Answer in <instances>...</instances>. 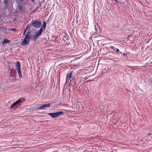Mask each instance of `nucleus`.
<instances>
[{
	"label": "nucleus",
	"mask_w": 152,
	"mask_h": 152,
	"mask_svg": "<svg viewBox=\"0 0 152 152\" xmlns=\"http://www.w3.org/2000/svg\"><path fill=\"white\" fill-rule=\"evenodd\" d=\"M21 101V98L19 99L18 100H17V101L14 102L13 104H12L11 106V107H12L14 106H15L16 105V104H18Z\"/></svg>",
	"instance_id": "nucleus-8"
},
{
	"label": "nucleus",
	"mask_w": 152,
	"mask_h": 152,
	"mask_svg": "<svg viewBox=\"0 0 152 152\" xmlns=\"http://www.w3.org/2000/svg\"><path fill=\"white\" fill-rule=\"evenodd\" d=\"M10 31H16V30L15 28H12L10 29Z\"/></svg>",
	"instance_id": "nucleus-15"
},
{
	"label": "nucleus",
	"mask_w": 152,
	"mask_h": 152,
	"mask_svg": "<svg viewBox=\"0 0 152 152\" xmlns=\"http://www.w3.org/2000/svg\"><path fill=\"white\" fill-rule=\"evenodd\" d=\"M115 1V4H118L119 2L117 0H114Z\"/></svg>",
	"instance_id": "nucleus-16"
},
{
	"label": "nucleus",
	"mask_w": 152,
	"mask_h": 152,
	"mask_svg": "<svg viewBox=\"0 0 152 152\" xmlns=\"http://www.w3.org/2000/svg\"><path fill=\"white\" fill-rule=\"evenodd\" d=\"M107 70L108 69L106 70V69H103L102 71V73H105L107 72Z\"/></svg>",
	"instance_id": "nucleus-14"
},
{
	"label": "nucleus",
	"mask_w": 152,
	"mask_h": 152,
	"mask_svg": "<svg viewBox=\"0 0 152 152\" xmlns=\"http://www.w3.org/2000/svg\"><path fill=\"white\" fill-rule=\"evenodd\" d=\"M16 66L17 69L18 75L20 76H21V73L20 71V64L18 61H17L16 64Z\"/></svg>",
	"instance_id": "nucleus-4"
},
{
	"label": "nucleus",
	"mask_w": 152,
	"mask_h": 152,
	"mask_svg": "<svg viewBox=\"0 0 152 152\" xmlns=\"http://www.w3.org/2000/svg\"><path fill=\"white\" fill-rule=\"evenodd\" d=\"M46 23L45 21H44L43 22L42 25L41 26V28L39 30V36H40L43 30H45L46 26Z\"/></svg>",
	"instance_id": "nucleus-3"
},
{
	"label": "nucleus",
	"mask_w": 152,
	"mask_h": 152,
	"mask_svg": "<svg viewBox=\"0 0 152 152\" xmlns=\"http://www.w3.org/2000/svg\"><path fill=\"white\" fill-rule=\"evenodd\" d=\"M38 38V31H37L34 35V39L35 40Z\"/></svg>",
	"instance_id": "nucleus-10"
},
{
	"label": "nucleus",
	"mask_w": 152,
	"mask_h": 152,
	"mask_svg": "<svg viewBox=\"0 0 152 152\" xmlns=\"http://www.w3.org/2000/svg\"><path fill=\"white\" fill-rule=\"evenodd\" d=\"M42 23L40 21H39V27L40 26Z\"/></svg>",
	"instance_id": "nucleus-17"
},
{
	"label": "nucleus",
	"mask_w": 152,
	"mask_h": 152,
	"mask_svg": "<svg viewBox=\"0 0 152 152\" xmlns=\"http://www.w3.org/2000/svg\"><path fill=\"white\" fill-rule=\"evenodd\" d=\"M28 26H27L26 29L25 30V32L27 30V29H28Z\"/></svg>",
	"instance_id": "nucleus-18"
},
{
	"label": "nucleus",
	"mask_w": 152,
	"mask_h": 152,
	"mask_svg": "<svg viewBox=\"0 0 152 152\" xmlns=\"http://www.w3.org/2000/svg\"><path fill=\"white\" fill-rule=\"evenodd\" d=\"M82 80V79H80L79 80V83H80L81 82Z\"/></svg>",
	"instance_id": "nucleus-19"
},
{
	"label": "nucleus",
	"mask_w": 152,
	"mask_h": 152,
	"mask_svg": "<svg viewBox=\"0 0 152 152\" xmlns=\"http://www.w3.org/2000/svg\"><path fill=\"white\" fill-rule=\"evenodd\" d=\"M34 0H32V1H33Z\"/></svg>",
	"instance_id": "nucleus-23"
},
{
	"label": "nucleus",
	"mask_w": 152,
	"mask_h": 152,
	"mask_svg": "<svg viewBox=\"0 0 152 152\" xmlns=\"http://www.w3.org/2000/svg\"><path fill=\"white\" fill-rule=\"evenodd\" d=\"M64 112L62 111H59L58 112L53 113H48V114L50 115L52 118H55L58 116L60 115L63 114Z\"/></svg>",
	"instance_id": "nucleus-2"
},
{
	"label": "nucleus",
	"mask_w": 152,
	"mask_h": 152,
	"mask_svg": "<svg viewBox=\"0 0 152 152\" xmlns=\"http://www.w3.org/2000/svg\"><path fill=\"white\" fill-rule=\"evenodd\" d=\"M4 5L5 6H7L8 5V0H4Z\"/></svg>",
	"instance_id": "nucleus-13"
},
{
	"label": "nucleus",
	"mask_w": 152,
	"mask_h": 152,
	"mask_svg": "<svg viewBox=\"0 0 152 152\" xmlns=\"http://www.w3.org/2000/svg\"><path fill=\"white\" fill-rule=\"evenodd\" d=\"M110 48H111L113 49V50H115L117 52H119V50L118 49L115 48V47H114L113 46H111L110 47Z\"/></svg>",
	"instance_id": "nucleus-12"
},
{
	"label": "nucleus",
	"mask_w": 152,
	"mask_h": 152,
	"mask_svg": "<svg viewBox=\"0 0 152 152\" xmlns=\"http://www.w3.org/2000/svg\"><path fill=\"white\" fill-rule=\"evenodd\" d=\"M151 134V133H148V135H150Z\"/></svg>",
	"instance_id": "nucleus-20"
},
{
	"label": "nucleus",
	"mask_w": 152,
	"mask_h": 152,
	"mask_svg": "<svg viewBox=\"0 0 152 152\" xmlns=\"http://www.w3.org/2000/svg\"><path fill=\"white\" fill-rule=\"evenodd\" d=\"M29 34L28 32L25 35L23 40L21 44L23 45H26L30 41Z\"/></svg>",
	"instance_id": "nucleus-1"
},
{
	"label": "nucleus",
	"mask_w": 152,
	"mask_h": 152,
	"mask_svg": "<svg viewBox=\"0 0 152 152\" xmlns=\"http://www.w3.org/2000/svg\"><path fill=\"white\" fill-rule=\"evenodd\" d=\"M10 41L7 40L6 39H4L3 40V45H4L5 43H7L8 42H10Z\"/></svg>",
	"instance_id": "nucleus-11"
},
{
	"label": "nucleus",
	"mask_w": 152,
	"mask_h": 152,
	"mask_svg": "<svg viewBox=\"0 0 152 152\" xmlns=\"http://www.w3.org/2000/svg\"><path fill=\"white\" fill-rule=\"evenodd\" d=\"M94 26H95V28H96V26L95 25Z\"/></svg>",
	"instance_id": "nucleus-22"
},
{
	"label": "nucleus",
	"mask_w": 152,
	"mask_h": 152,
	"mask_svg": "<svg viewBox=\"0 0 152 152\" xmlns=\"http://www.w3.org/2000/svg\"><path fill=\"white\" fill-rule=\"evenodd\" d=\"M32 25L34 27L36 28H38V21H34L33 22Z\"/></svg>",
	"instance_id": "nucleus-7"
},
{
	"label": "nucleus",
	"mask_w": 152,
	"mask_h": 152,
	"mask_svg": "<svg viewBox=\"0 0 152 152\" xmlns=\"http://www.w3.org/2000/svg\"><path fill=\"white\" fill-rule=\"evenodd\" d=\"M25 31H24V33H23V34H25Z\"/></svg>",
	"instance_id": "nucleus-21"
},
{
	"label": "nucleus",
	"mask_w": 152,
	"mask_h": 152,
	"mask_svg": "<svg viewBox=\"0 0 152 152\" xmlns=\"http://www.w3.org/2000/svg\"><path fill=\"white\" fill-rule=\"evenodd\" d=\"M21 1H23V0H20Z\"/></svg>",
	"instance_id": "nucleus-24"
},
{
	"label": "nucleus",
	"mask_w": 152,
	"mask_h": 152,
	"mask_svg": "<svg viewBox=\"0 0 152 152\" xmlns=\"http://www.w3.org/2000/svg\"><path fill=\"white\" fill-rule=\"evenodd\" d=\"M51 105L50 103L45 104L39 107V109L43 110L49 107Z\"/></svg>",
	"instance_id": "nucleus-5"
},
{
	"label": "nucleus",
	"mask_w": 152,
	"mask_h": 152,
	"mask_svg": "<svg viewBox=\"0 0 152 152\" xmlns=\"http://www.w3.org/2000/svg\"><path fill=\"white\" fill-rule=\"evenodd\" d=\"M68 37H69L68 35L67 34H65L63 36V39L64 41H66V40L67 41Z\"/></svg>",
	"instance_id": "nucleus-9"
},
{
	"label": "nucleus",
	"mask_w": 152,
	"mask_h": 152,
	"mask_svg": "<svg viewBox=\"0 0 152 152\" xmlns=\"http://www.w3.org/2000/svg\"><path fill=\"white\" fill-rule=\"evenodd\" d=\"M73 71H71L69 73L67 74L66 76V82H68L69 80L72 77V75Z\"/></svg>",
	"instance_id": "nucleus-6"
}]
</instances>
